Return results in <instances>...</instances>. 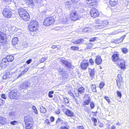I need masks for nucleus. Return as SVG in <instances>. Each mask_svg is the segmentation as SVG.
Segmentation results:
<instances>
[{
  "mask_svg": "<svg viewBox=\"0 0 129 129\" xmlns=\"http://www.w3.org/2000/svg\"><path fill=\"white\" fill-rule=\"evenodd\" d=\"M18 12L20 17L24 21H27L29 20V15L25 9L20 8L18 10Z\"/></svg>",
  "mask_w": 129,
  "mask_h": 129,
  "instance_id": "nucleus-1",
  "label": "nucleus"
},
{
  "mask_svg": "<svg viewBox=\"0 0 129 129\" xmlns=\"http://www.w3.org/2000/svg\"><path fill=\"white\" fill-rule=\"evenodd\" d=\"M38 22L35 20H33L30 21L28 27L30 31L35 32L38 29Z\"/></svg>",
  "mask_w": 129,
  "mask_h": 129,
  "instance_id": "nucleus-2",
  "label": "nucleus"
},
{
  "mask_svg": "<svg viewBox=\"0 0 129 129\" xmlns=\"http://www.w3.org/2000/svg\"><path fill=\"white\" fill-rule=\"evenodd\" d=\"M54 22V19L52 17H47L45 19L43 24L46 26H49L51 25Z\"/></svg>",
  "mask_w": 129,
  "mask_h": 129,
  "instance_id": "nucleus-3",
  "label": "nucleus"
},
{
  "mask_svg": "<svg viewBox=\"0 0 129 129\" xmlns=\"http://www.w3.org/2000/svg\"><path fill=\"white\" fill-rule=\"evenodd\" d=\"M19 94V92H17L16 89L11 91L9 93V97L11 99H18Z\"/></svg>",
  "mask_w": 129,
  "mask_h": 129,
  "instance_id": "nucleus-4",
  "label": "nucleus"
},
{
  "mask_svg": "<svg viewBox=\"0 0 129 129\" xmlns=\"http://www.w3.org/2000/svg\"><path fill=\"white\" fill-rule=\"evenodd\" d=\"M6 36L4 33L0 31V46L5 44L6 42Z\"/></svg>",
  "mask_w": 129,
  "mask_h": 129,
  "instance_id": "nucleus-5",
  "label": "nucleus"
},
{
  "mask_svg": "<svg viewBox=\"0 0 129 129\" xmlns=\"http://www.w3.org/2000/svg\"><path fill=\"white\" fill-rule=\"evenodd\" d=\"M4 16L6 18H10L12 15V12L9 8H6L4 9L3 12Z\"/></svg>",
  "mask_w": 129,
  "mask_h": 129,
  "instance_id": "nucleus-6",
  "label": "nucleus"
},
{
  "mask_svg": "<svg viewBox=\"0 0 129 129\" xmlns=\"http://www.w3.org/2000/svg\"><path fill=\"white\" fill-rule=\"evenodd\" d=\"M90 14L91 17L95 18L98 17L99 14L98 10L94 8H92L90 12Z\"/></svg>",
  "mask_w": 129,
  "mask_h": 129,
  "instance_id": "nucleus-7",
  "label": "nucleus"
},
{
  "mask_svg": "<svg viewBox=\"0 0 129 129\" xmlns=\"http://www.w3.org/2000/svg\"><path fill=\"white\" fill-rule=\"evenodd\" d=\"M70 17L72 21H75L79 19V17L76 12L72 11L70 14Z\"/></svg>",
  "mask_w": 129,
  "mask_h": 129,
  "instance_id": "nucleus-8",
  "label": "nucleus"
},
{
  "mask_svg": "<svg viewBox=\"0 0 129 129\" xmlns=\"http://www.w3.org/2000/svg\"><path fill=\"white\" fill-rule=\"evenodd\" d=\"M118 79L116 80V83L119 89L122 88L121 83L122 82V78L120 74H118L117 76Z\"/></svg>",
  "mask_w": 129,
  "mask_h": 129,
  "instance_id": "nucleus-9",
  "label": "nucleus"
},
{
  "mask_svg": "<svg viewBox=\"0 0 129 129\" xmlns=\"http://www.w3.org/2000/svg\"><path fill=\"white\" fill-rule=\"evenodd\" d=\"M30 84V83L26 81L20 84L19 88L21 89H26L28 87Z\"/></svg>",
  "mask_w": 129,
  "mask_h": 129,
  "instance_id": "nucleus-10",
  "label": "nucleus"
},
{
  "mask_svg": "<svg viewBox=\"0 0 129 129\" xmlns=\"http://www.w3.org/2000/svg\"><path fill=\"white\" fill-rule=\"evenodd\" d=\"M117 63L121 69H123L125 68V61L123 59L119 60Z\"/></svg>",
  "mask_w": 129,
  "mask_h": 129,
  "instance_id": "nucleus-11",
  "label": "nucleus"
},
{
  "mask_svg": "<svg viewBox=\"0 0 129 129\" xmlns=\"http://www.w3.org/2000/svg\"><path fill=\"white\" fill-rule=\"evenodd\" d=\"M24 119L25 123H33L32 118L29 115L25 116Z\"/></svg>",
  "mask_w": 129,
  "mask_h": 129,
  "instance_id": "nucleus-12",
  "label": "nucleus"
},
{
  "mask_svg": "<svg viewBox=\"0 0 129 129\" xmlns=\"http://www.w3.org/2000/svg\"><path fill=\"white\" fill-rule=\"evenodd\" d=\"M119 54L117 53L114 54L112 56L113 60V61H116L117 63L119 60L121 59L119 58Z\"/></svg>",
  "mask_w": 129,
  "mask_h": 129,
  "instance_id": "nucleus-13",
  "label": "nucleus"
},
{
  "mask_svg": "<svg viewBox=\"0 0 129 129\" xmlns=\"http://www.w3.org/2000/svg\"><path fill=\"white\" fill-rule=\"evenodd\" d=\"M89 65L88 62H84V61H82L81 63V69L84 70H86L88 66Z\"/></svg>",
  "mask_w": 129,
  "mask_h": 129,
  "instance_id": "nucleus-14",
  "label": "nucleus"
},
{
  "mask_svg": "<svg viewBox=\"0 0 129 129\" xmlns=\"http://www.w3.org/2000/svg\"><path fill=\"white\" fill-rule=\"evenodd\" d=\"M86 2L88 4L91 6L95 5L97 4L96 0H86Z\"/></svg>",
  "mask_w": 129,
  "mask_h": 129,
  "instance_id": "nucleus-15",
  "label": "nucleus"
},
{
  "mask_svg": "<svg viewBox=\"0 0 129 129\" xmlns=\"http://www.w3.org/2000/svg\"><path fill=\"white\" fill-rule=\"evenodd\" d=\"M102 60L100 56H98L95 59V63L98 65H99L101 64L102 62Z\"/></svg>",
  "mask_w": 129,
  "mask_h": 129,
  "instance_id": "nucleus-16",
  "label": "nucleus"
},
{
  "mask_svg": "<svg viewBox=\"0 0 129 129\" xmlns=\"http://www.w3.org/2000/svg\"><path fill=\"white\" fill-rule=\"evenodd\" d=\"M87 96L89 98L88 99L86 100H85L83 101V106L85 107L86 105H87L89 104V102L91 101V99L89 98V96L88 95H87Z\"/></svg>",
  "mask_w": 129,
  "mask_h": 129,
  "instance_id": "nucleus-17",
  "label": "nucleus"
},
{
  "mask_svg": "<svg viewBox=\"0 0 129 129\" xmlns=\"http://www.w3.org/2000/svg\"><path fill=\"white\" fill-rule=\"evenodd\" d=\"M65 66L69 68H72L73 67L70 61L65 60Z\"/></svg>",
  "mask_w": 129,
  "mask_h": 129,
  "instance_id": "nucleus-18",
  "label": "nucleus"
},
{
  "mask_svg": "<svg viewBox=\"0 0 129 129\" xmlns=\"http://www.w3.org/2000/svg\"><path fill=\"white\" fill-rule=\"evenodd\" d=\"M33 123H25L26 129H31L33 126Z\"/></svg>",
  "mask_w": 129,
  "mask_h": 129,
  "instance_id": "nucleus-19",
  "label": "nucleus"
},
{
  "mask_svg": "<svg viewBox=\"0 0 129 129\" xmlns=\"http://www.w3.org/2000/svg\"><path fill=\"white\" fill-rule=\"evenodd\" d=\"M6 119L2 117H0V124H5L6 122Z\"/></svg>",
  "mask_w": 129,
  "mask_h": 129,
  "instance_id": "nucleus-20",
  "label": "nucleus"
},
{
  "mask_svg": "<svg viewBox=\"0 0 129 129\" xmlns=\"http://www.w3.org/2000/svg\"><path fill=\"white\" fill-rule=\"evenodd\" d=\"M65 114L71 117L73 116V112L68 109H67L65 112Z\"/></svg>",
  "mask_w": 129,
  "mask_h": 129,
  "instance_id": "nucleus-21",
  "label": "nucleus"
},
{
  "mask_svg": "<svg viewBox=\"0 0 129 129\" xmlns=\"http://www.w3.org/2000/svg\"><path fill=\"white\" fill-rule=\"evenodd\" d=\"M117 0H110V4L111 6H115L117 4Z\"/></svg>",
  "mask_w": 129,
  "mask_h": 129,
  "instance_id": "nucleus-22",
  "label": "nucleus"
},
{
  "mask_svg": "<svg viewBox=\"0 0 129 129\" xmlns=\"http://www.w3.org/2000/svg\"><path fill=\"white\" fill-rule=\"evenodd\" d=\"M84 40L83 39H80L77 40H76L75 41L73 42V43L74 44H81L82 42Z\"/></svg>",
  "mask_w": 129,
  "mask_h": 129,
  "instance_id": "nucleus-23",
  "label": "nucleus"
},
{
  "mask_svg": "<svg viewBox=\"0 0 129 129\" xmlns=\"http://www.w3.org/2000/svg\"><path fill=\"white\" fill-rule=\"evenodd\" d=\"M84 88L83 87H81L78 88V92L79 93H80L81 95L84 92Z\"/></svg>",
  "mask_w": 129,
  "mask_h": 129,
  "instance_id": "nucleus-24",
  "label": "nucleus"
},
{
  "mask_svg": "<svg viewBox=\"0 0 129 129\" xmlns=\"http://www.w3.org/2000/svg\"><path fill=\"white\" fill-rule=\"evenodd\" d=\"M7 59H8V62H12L14 59V57L11 55H8L7 56Z\"/></svg>",
  "mask_w": 129,
  "mask_h": 129,
  "instance_id": "nucleus-25",
  "label": "nucleus"
},
{
  "mask_svg": "<svg viewBox=\"0 0 129 129\" xmlns=\"http://www.w3.org/2000/svg\"><path fill=\"white\" fill-rule=\"evenodd\" d=\"M18 41V38L17 37H15L13 39L12 43L13 44L15 45L17 43Z\"/></svg>",
  "mask_w": 129,
  "mask_h": 129,
  "instance_id": "nucleus-26",
  "label": "nucleus"
},
{
  "mask_svg": "<svg viewBox=\"0 0 129 129\" xmlns=\"http://www.w3.org/2000/svg\"><path fill=\"white\" fill-rule=\"evenodd\" d=\"M96 28L98 29H102L104 28V27L101 23L99 24L96 26Z\"/></svg>",
  "mask_w": 129,
  "mask_h": 129,
  "instance_id": "nucleus-27",
  "label": "nucleus"
},
{
  "mask_svg": "<svg viewBox=\"0 0 129 129\" xmlns=\"http://www.w3.org/2000/svg\"><path fill=\"white\" fill-rule=\"evenodd\" d=\"M65 4V7L66 8L70 9L71 8V5H70V3L69 2H67Z\"/></svg>",
  "mask_w": 129,
  "mask_h": 129,
  "instance_id": "nucleus-28",
  "label": "nucleus"
},
{
  "mask_svg": "<svg viewBox=\"0 0 129 129\" xmlns=\"http://www.w3.org/2000/svg\"><path fill=\"white\" fill-rule=\"evenodd\" d=\"M46 109L45 108L43 107V106L42 108H40V112H41L44 113L46 112Z\"/></svg>",
  "mask_w": 129,
  "mask_h": 129,
  "instance_id": "nucleus-29",
  "label": "nucleus"
},
{
  "mask_svg": "<svg viewBox=\"0 0 129 129\" xmlns=\"http://www.w3.org/2000/svg\"><path fill=\"white\" fill-rule=\"evenodd\" d=\"M91 29L89 28H84L83 30V32H85L86 33H88L91 31Z\"/></svg>",
  "mask_w": 129,
  "mask_h": 129,
  "instance_id": "nucleus-30",
  "label": "nucleus"
},
{
  "mask_svg": "<svg viewBox=\"0 0 129 129\" xmlns=\"http://www.w3.org/2000/svg\"><path fill=\"white\" fill-rule=\"evenodd\" d=\"M90 72L89 74L90 75L91 77L93 76L94 75V70L93 69H90V71H89Z\"/></svg>",
  "mask_w": 129,
  "mask_h": 129,
  "instance_id": "nucleus-31",
  "label": "nucleus"
},
{
  "mask_svg": "<svg viewBox=\"0 0 129 129\" xmlns=\"http://www.w3.org/2000/svg\"><path fill=\"white\" fill-rule=\"evenodd\" d=\"M71 48L72 50H79V48L78 46H72L71 47Z\"/></svg>",
  "mask_w": 129,
  "mask_h": 129,
  "instance_id": "nucleus-32",
  "label": "nucleus"
},
{
  "mask_svg": "<svg viewBox=\"0 0 129 129\" xmlns=\"http://www.w3.org/2000/svg\"><path fill=\"white\" fill-rule=\"evenodd\" d=\"M108 21L106 20L102 22L101 23V24L104 27L106 26V25L108 24Z\"/></svg>",
  "mask_w": 129,
  "mask_h": 129,
  "instance_id": "nucleus-33",
  "label": "nucleus"
},
{
  "mask_svg": "<svg viewBox=\"0 0 129 129\" xmlns=\"http://www.w3.org/2000/svg\"><path fill=\"white\" fill-rule=\"evenodd\" d=\"M122 51L123 53L124 54L128 52V50L126 48H122Z\"/></svg>",
  "mask_w": 129,
  "mask_h": 129,
  "instance_id": "nucleus-34",
  "label": "nucleus"
},
{
  "mask_svg": "<svg viewBox=\"0 0 129 129\" xmlns=\"http://www.w3.org/2000/svg\"><path fill=\"white\" fill-rule=\"evenodd\" d=\"M96 86L95 85H92L91 88L92 91L94 92H96Z\"/></svg>",
  "mask_w": 129,
  "mask_h": 129,
  "instance_id": "nucleus-35",
  "label": "nucleus"
},
{
  "mask_svg": "<svg viewBox=\"0 0 129 129\" xmlns=\"http://www.w3.org/2000/svg\"><path fill=\"white\" fill-rule=\"evenodd\" d=\"M91 120L94 122V125L95 126H96V123L97 122V120L95 118L92 117L91 119Z\"/></svg>",
  "mask_w": 129,
  "mask_h": 129,
  "instance_id": "nucleus-36",
  "label": "nucleus"
},
{
  "mask_svg": "<svg viewBox=\"0 0 129 129\" xmlns=\"http://www.w3.org/2000/svg\"><path fill=\"white\" fill-rule=\"evenodd\" d=\"M8 62V59H7V56L6 58H3L1 61V62L3 63H6V62Z\"/></svg>",
  "mask_w": 129,
  "mask_h": 129,
  "instance_id": "nucleus-37",
  "label": "nucleus"
},
{
  "mask_svg": "<svg viewBox=\"0 0 129 129\" xmlns=\"http://www.w3.org/2000/svg\"><path fill=\"white\" fill-rule=\"evenodd\" d=\"M6 67V65L4 63H2L0 64V68L2 69H4Z\"/></svg>",
  "mask_w": 129,
  "mask_h": 129,
  "instance_id": "nucleus-38",
  "label": "nucleus"
},
{
  "mask_svg": "<svg viewBox=\"0 0 129 129\" xmlns=\"http://www.w3.org/2000/svg\"><path fill=\"white\" fill-rule=\"evenodd\" d=\"M8 78H10L12 75L11 74H10V72H8L6 73L5 75Z\"/></svg>",
  "mask_w": 129,
  "mask_h": 129,
  "instance_id": "nucleus-39",
  "label": "nucleus"
},
{
  "mask_svg": "<svg viewBox=\"0 0 129 129\" xmlns=\"http://www.w3.org/2000/svg\"><path fill=\"white\" fill-rule=\"evenodd\" d=\"M32 108L33 109L34 112L35 113L37 114H38V112L36 107L35 106H33L32 107Z\"/></svg>",
  "mask_w": 129,
  "mask_h": 129,
  "instance_id": "nucleus-40",
  "label": "nucleus"
},
{
  "mask_svg": "<svg viewBox=\"0 0 129 129\" xmlns=\"http://www.w3.org/2000/svg\"><path fill=\"white\" fill-rule=\"evenodd\" d=\"M54 93V92L53 91H50L48 93L49 96L51 98H52L53 97V95L52 94H53Z\"/></svg>",
  "mask_w": 129,
  "mask_h": 129,
  "instance_id": "nucleus-41",
  "label": "nucleus"
},
{
  "mask_svg": "<svg viewBox=\"0 0 129 129\" xmlns=\"http://www.w3.org/2000/svg\"><path fill=\"white\" fill-rule=\"evenodd\" d=\"M68 93L71 96L73 97L74 99L75 97L73 93L71 91V90H70L68 91Z\"/></svg>",
  "mask_w": 129,
  "mask_h": 129,
  "instance_id": "nucleus-42",
  "label": "nucleus"
},
{
  "mask_svg": "<svg viewBox=\"0 0 129 129\" xmlns=\"http://www.w3.org/2000/svg\"><path fill=\"white\" fill-rule=\"evenodd\" d=\"M90 106L91 109H93L94 108L95 105L94 103L92 102H91L90 103Z\"/></svg>",
  "mask_w": 129,
  "mask_h": 129,
  "instance_id": "nucleus-43",
  "label": "nucleus"
},
{
  "mask_svg": "<svg viewBox=\"0 0 129 129\" xmlns=\"http://www.w3.org/2000/svg\"><path fill=\"white\" fill-rule=\"evenodd\" d=\"M116 93L118 97H119L120 98H121L122 96L121 92L119 91H117Z\"/></svg>",
  "mask_w": 129,
  "mask_h": 129,
  "instance_id": "nucleus-44",
  "label": "nucleus"
},
{
  "mask_svg": "<svg viewBox=\"0 0 129 129\" xmlns=\"http://www.w3.org/2000/svg\"><path fill=\"white\" fill-rule=\"evenodd\" d=\"M105 99L107 101V102L109 103L110 102V98L109 97L107 96H105L104 97Z\"/></svg>",
  "mask_w": 129,
  "mask_h": 129,
  "instance_id": "nucleus-45",
  "label": "nucleus"
},
{
  "mask_svg": "<svg viewBox=\"0 0 129 129\" xmlns=\"http://www.w3.org/2000/svg\"><path fill=\"white\" fill-rule=\"evenodd\" d=\"M69 101L67 99L65 98V105L68 106H69Z\"/></svg>",
  "mask_w": 129,
  "mask_h": 129,
  "instance_id": "nucleus-46",
  "label": "nucleus"
},
{
  "mask_svg": "<svg viewBox=\"0 0 129 129\" xmlns=\"http://www.w3.org/2000/svg\"><path fill=\"white\" fill-rule=\"evenodd\" d=\"M5 101L3 100L2 99L0 98V105L1 106L4 103Z\"/></svg>",
  "mask_w": 129,
  "mask_h": 129,
  "instance_id": "nucleus-47",
  "label": "nucleus"
},
{
  "mask_svg": "<svg viewBox=\"0 0 129 129\" xmlns=\"http://www.w3.org/2000/svg\"><path fill=\"white\" fill-rule=\"evenodd\" d=\"M92 46V43H90L87 46V49H89L91 48Z\"/></svg>",
  "mask_w": 129,
  "mask_h": 129,
  "instance_id": "nucleus-48",
  "label": "nucleus"
},
{
  "mask_svg": "<svg viewBox=\"0 0 129 129\" xmlns=\"http://www.w3.org/2000/svg\"><path fill=\"white\" fill-rule=\"evenodd\" d=\"M48 58L47 57L46 58H42L40 60L41 62L42 63L45 61Z\"/></svg>",
  "mask_w": 129,
  "mask_h": 129,
  "instance_id": "nucleus-49",
  "label": "nucleus"
},
{
  "mask_svg": "<svg viewBox=\"0 0 129 129\" xmlns=\"http://www.w3.org/2000/svg\"><path fill=\"white\" fill-rule=\"evenodd\" d=\"M18 122L17 121L15 120H14L13 121L11 122V124L12 125H16L17 124Z\"/></svg>",
  "mask_w": 129,
  "mask_h": 129,
  "instance_id": "nucleus-50",
  "label": "nucleus"
},
{
  "mask_svg": "<svg viewBox=\"0 0 129 129\" xmlns=\"http://www.w3.org/2000/svg\"><path fill=\"white\" fill-rule=\"evenodd\" d=\"M104 85V83L103 82H101L99 85V87L100 88H102Z\"/></svg>",
  "mask_w": 129,
  "mask_h": 129,
  "instance_id": "nucleus-51",
  "label": "nucleus"
},
{
  "mask_svg": "<svg viewBox=\"0 0 129 129\" xmlns=\"http://www.w3.org/2000/svg\"><path fill=\"white\" fill-rule=\"evenodd\" d=\"M25 73L24 72V71H22L21 73L17 77V78H18L20 77V76H22Z\"/></svg>",
  "mask_w": 129,
  "mask_h": 129,
  "instance_id": "nucleus-52",
  "label": "nucleus"
},
{
  "mask_svg": "<svg viewBox=\"0 0 129 129\" xmlns=\"http://www.w3.org/2000/svg\"><path fill=\"white\" fill-rule=\"evenodd\" d=\"M1 97L4 100L6 99V95L5 94H2L1 95Z\"/></svg>",
  "mask_w": 129,
  "mask_h": 129,
  "instance_id": "nucleus-53",
  "label": "nucleus"
},
{
  "mask_svg": "<svg viewBox=\"0 0 129 129\" xmlns=\"http://www.w3.org/2000/svg\"><path fill=\"white\" fill-rule=\"evenodd\" d=\"M96 38H91L89 40V42H94L95 40H96Z\"/></svg>",
  "mask_w": 129,
  "mask_h": 129,
  "instance_id": "nucleus-54",
  "label": "nucleus"
},
{
  "mask_svg": "<svg viewBox=\"0 0 129 129\" xmlns=\"http://www.w3.org/2000/svg\"><path fill=\"white\" fill-rule=\"evenodd\" d=\"M27 1V2L30 4H32L33 2L32 0H26Z\"/></svg>",
  "mask_w": 129,
  "mask_h": 129,
  "instance_id": "nucleus-55",
  "label": "nucleus"
},
{
  "mask_svg": "<svg viewBox=\"0 0 129 129\" xmlns=\"http://www.w3.org/2000/svg\"><path fill=\"white\" fill-rule=\"evenodd\" d=\"M89 62H90L91 65H92L94 64V62L92 59H90L89 60Z\"/></svg>",
  "mask_w": 129,
  "mask_h": 129,
  "instance_id": "nucleus-56",
  "label": "nucleus"
},
{
  "mask_svg": "<svg viewBox=\"0 0 129 129\" xmlns=\"http://www.w3.org/2000/svg\"><path fill=\"white\" fill-rule=\"evenodd\" d=\"M37 4H40L42 2V0H35Z\"/></svg>",
  "mask_w": 129,
  "mask_h": 129,
  "instance_id": "nucleus-57",
  "label": "nucleus"
},
{
  "mask_svg": "<svg viewBox=\"0 0 129 129\" xmlns=\"http://www.w3.org/2000/svg\"><path fill=\"white\" fill-rule=\"evenodd\" d=\"M72 2L73 3H76L77 2H78L80 0H71Z\"/></svg>",
  "mask_w": 129,
  "mask_h": 129,
  "instance_id": "nucleus-58",
  "label": "nucleus"
},
{
  "mask_svg": "<svg viewBox=\"0 0 129 129\" xmlns=\"http://www.w3.org/2000/svg\"><path fill=\"white\" fill-rule=\"evenodd\" d=\"M31 59H29V60H28L26 61V63H27V64H29L31 62Z\"/></svg>",
  "mask_w": 129,
  "mask_h": 129,
  "instance_id": "nucleus-59",
  "label": "nucleus"
},
{
  "mask_svg": "<svg viewBox=\"0 0 129 129\" xmlns=\"http://www.w3.org/2000/svg\"><path fill=\"white\" fill-rule=\"evenodd\" d=\"M83 127L82 126H78L77 127V129H84Z\"/></svg>",
  "mask_w": 129,
  "mask_h": 129,
  "instance_id": "nucleus-60",
  "label": "nucleus"
},
{
  "mask_svg": "<svg viewBox=\"0 0 129 129\" xmlns=\"http://www.w3.org/2000/svg\"><path fill=\"white\" fill-rule=\"evenodd\" d=\"M29 67H27V68L25 69L23 71L25 73H26L27 72L28 70L29 69Z\"/></svg>",
  "mask_w": 129,
  "mask_h": 129,
  "instance_id": "nucleus-61",
  "label": "nucleus"
},
{
  "mask_svg": "<svg viewBox=\"0 0 129 129\" xmlns=\"http://www.w3.org/2000/svg\"><path fill=\"white\" fill-rule=\"evenodd\" d=\"M13 113L12 112H10L9 114V116L10 117H11L12 116L13 114Z\"/></svg>",
  "mask_w": 129,
  "mask_h": 129,
  "instance_id": "nucleus-62",
  "label": "nucleus"
},
{
  "mask_svg": "<svg viewBox=\"0 0 129 129\" xmlns=\"http://www.w3.org/2000/svg\"><path fill=\"white\" fill-rule=\"evenodd\" d=\"M3 78L5 80L8 79V78L5 75H4L3 77Z\"/></svg>",
  "mask_w": 129,
  "mask_h": 129,
  "instance_id": "nucleus-63",
  "label": "nucleus"
},
{
  "mask_svg": "<svg viewBox=\"0 0 129 129\" xmlns=\"http://www.w3.org/2000/svg\"><path fill=\"white\" fill-rule=\"evenodd\" d=\"M111 129H115L116 127L114 125H113L111 128Z\"/></svg>",
  "mask_w": 129,
  "mask_h": 129,
  "instance_id": "nucleus-64",
  "label": "nucleus"
}]
</instances>
